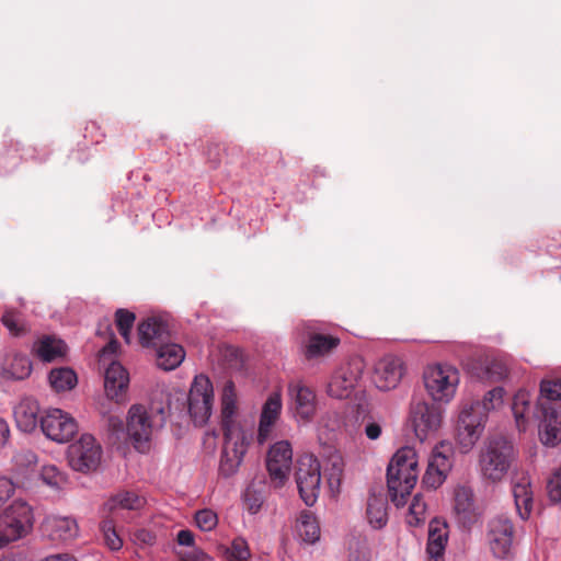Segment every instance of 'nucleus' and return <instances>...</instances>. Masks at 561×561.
I'll use <instances>...</instances> for the list:
<instances>
[{
  "label": "nucleus",
  "instance_id": "46",
  "mask_svg": "<svg viewBox=\"0 0 561 561\" xmlns=\"http://www.w3.org/2000/svg\"><path fill=\"white\" fill-rule=\"evenodd\" d=\"M1 321L14 336H21L26 332V327L23 320L21 319L20 314L15 312L5 311L1 317Z\"/></svg>",
  "mask_w": 561,
  "mask_h": 561
},
{
  "label": "nucleus",
  "instance_id": "58",
  "mask_svg": "<svg viewBox=\"0 0 561 561\" xmlns=\"http://www.w3.org/2000/svg\"><path fill=\"white\" fill-rule=\"evenodd\" d=\"M176 541L181 546L193 547L195 543L194 534L190 529H182L176 535Z\"/></svg>",
  "mask_w": 561,
  "mask_h": 561
},
{
  "label": "nucleus",
  "instance_id": "8",
  "mask_svg": "<svg viewBox=\"0 0 561 561\" xmlns=\"http://www.w3.org/2000/svg\"><path fill=\"white\" fill-rule=\"evenodd\" d=\"M69 465L76 471L90 472L98 469L102 459V447L90 434H83L69 446Z\"/></svg>",
  "mask_w": 561,
  "mask_h": 561
},
{
  "label": "nucleus",
  "instance_id": "35",
  "mask_svg": "<svg viewBox=\"0 0 561 561\" xmlns=\"http://www.w3.org/2000/svg\"><path fill=\"white\" fill-rule=\"evenodd\" d=\"M460 421L465 420L468 424H472L477 426L478 430L483 431L485 422L488 420V414L484 413V408L482 404H474L473 401L470 404H465L459 413Z\"/></svg>",
  "mask_w": 561,
  "mask_h": 561
},
{
  "label": "nucleus",
  "instance_id": "56",
  "mask_svg": "<svg viewBox=\"0 0 561 561\" xmlns=\"http://www.w3.org/2000/svg\"><path fill=\"white\" fill-rule=\"evenodd\" d=\"M14 493L13 482L4 477H0V506Z\"/></svg>",
  "mask_w": 561,
  "mask_h": 561
},
{
  "label": "nucleus",
  "instance_id": "20",
  "mask_svg": "<svg viewBox=\"0 0 561 561\" xmlns=\"http://www.w3.org/2000/svg\"><path fill=\"white\" fill-rule=\"evenodd\" d=\"M237 411V393L236 387L232 380H228L222 389L221 393V430L227 432V428L231 432H248L243 426L238 423L233 416Z\"/></svg>",
  "mask_w": 561,
  "mask_h": 561
},
{
  "label": "nucleus",
  "instance_id": "51",
  "mask_svg": "<svg viewBox=\"0 0 561 561\" xmlns=\"http://www.w3.org/2000/svg\"><path fill=\"white\" fill-rule=\"evenodd\" d=\"M446 477L447 474L443 473L442 471L433 468L427 463V468L423 476L422 483L428 489L435 490L443 484Z\"/></svg>",
  "mask_w": 561,
  "mask_h": 561
},
{
  "label": "nucleus",
  "instance_id": "7",
  "mask_svg": "<svg viewBox=\"0 0 561 561\" xmlns=\"http://www.w3.org/2000/svg\"><path fill=\"white\" fill-rule=\"evenodd\" d=\"M188 412L196 426H203L209 420L214 405V389L205 375L194 378L188 392Z\"/></svg>",
  "mask_w": 561,
  "mask_h": 561
},
{
  "label": "nucleus",
  "instance_id": "30",
  "mask_svg": "<svg viewBox=\"0 0 561 561\" xmlns=\"http://www.w3.org/2000/svg\"><path fill=\"white\" fill-rule=\"evenodd\" d=\"M31 526L25 525L19 522L18 519H12L10 515H4L3 513L0 515V545L4 547L5 545L15 541L23 537L27 529Z\"/></svg>",
  "mask_w": 561,
  "mask_h": 561
},
{
  "label": "nucleus",
  "instance_id": "27",
  "mask_svg": "<svg viewBox=\"0 0 561 561\" xmlns=\"http://www.w3.org/2000/svg\"><path fill=\"white\" fill-rule=\"evenodd\" d=\"M513 495L518 515L522 519H527L533 510V491L529 477L522 476L514 481Z\"/></svg>",
  "mask_w": 561,
  "mask_h": 561
},
{
  "label": "nucleus",
  "instance_id": "23",
  "mask_svg": "<svg viewBox=\"0 0 561 561\" xmlns=\"http://www.w3.org/2000/svg\"><path fill=\"white\" fill-rule=\"evenodd\" d=\"M43 529L53 540H70L78 535L77 522L70 517L47 516Z\"/></svg>",
  "mask_w": 561,
  "mask_h": 561
},
{
  "label": "nucleus",
  "instance_id": "50",
  "mask_svg": "<svg viewBox=\"0 0 561 561\" xmlns=\"http://www.w3.org/2000/svg\"><path fill=\"white\" fill-rule=\"evenodd\" d=\"M264 503V496L252 488H248L244 493V505L250 514H256Z\"/></svg>",
  "mask_w": 561,
  "mask_h": 561
},
{
  "label": "nucleus",
  "instance_id": "5",
  "mask_svg": "<svg viewBox=\"0 0 561 561\" xmlns=\"http://www.w3.org/2000/svg\"><path fill=\"white\" fill-rule=\"evenodd\" d=\"M295 480L301 500L307 506H312L319 496L321 485V465L310 454H305L297 460Z\"/></svg>",
  "mask_w": 561,
  "mask_h": 561
},
{
  "label": "nucleus",
  "instance_id": "26",
  "mask_svg": "<svg viewBox=\"0 0 561 561\" xmlns=\"http://www.w3.org/2000/svg\"><path fill=\"white\" fill-rule=\"evenodd\" d=\"M39 405L36 400L25 398L14 408V419L18 427L25 432L31 433L36 427L41 419H38Z\"/></svg>",
  "mask_w": 561,
  "mask_h": 561
},
{
  "label": "nucleus",
  "instance_id": "2",
  "mask_svg": "<svg viewBox=\"0 0 561 561\" xmlns=\"http://www.w3.org/2000/svg\"><path fill=\"white\" fill-rule=\"evenodd\" d=\"M557 401H561V378L543 379L538 399L539 435L547 446H556L561 440V404Z\"/></svg>",
  "mask_w": 561,
  "mask_h": 561
},
{
  "label": "nucleus",
  "instance_id": "42",
  "mask_svg": "<svg viewBox=\"0 0 561 561\" xmlns=\"http://www.w3.org/2000/svg\"><path fill=\"white\" fill-rule=\"evenodd\" d=\"M103 534L105 545L113 551L119 550L123 547V540L115 529L113 519H104L100 525Z\"/></svg>",
  "mask_w": 561,
  "mask_h": 561
},
{
  "label": "nucleus",
  "instance_id": "48",
  "mask_svg": "<svg viewBox=\"0 0 561 561\" xmlns=\"http://www.w3.org/2000/svg\"><path fill=\"white\" fill-rule=\"evenodd\" d=\"M504 390L501 387H495L488 391L482 401H473L474 404H482L484 413H489L491 410L497 408L502 403Z\"/></svg>",
  "mask_w": 561,
  "mask_h": 561
},
{
  "label": "nucleus",
  "instance_id": "31",
  "mask_svg": "<svg viewBox=\"0 0 561 561\" xmlns=\"http://www.w3.org/2000/svg\"><path fill=\"white\" fill-rule=\"evenodd\" d=\"M482 433L483 431L478 430L477 426H473L470 423L468 424L466 419L462 421L458 419L456 440L459 445L460 451L462 454L469 453L479 440Z\"/></svg>",
  "mask_w": 561,
  "mask_h": 561
},
{
  "label": "nucleus",
  "instance_id": "53",
  "mask_svg": "<svg viewBox=\"0 0 561 561\" xmlns=\"http://www.w3.org/2000/svg\"><path fill=\"white\" fill-rule=\"evenodd\" d=\"M547 489L551 501L561 502V467L549 479Z\"/></svg>",
  "mask_w": 561,
  "mask_h": 561
},
{
  "label": "nucleus",
  "instance_id": "33",
  "mask_svg": "<svg viewBox=\"0 0 561 561\" xmlns=\"http://www.w3.org/2000/svg\"><path fill=\"white\" fill-rule=\"evenodd\" d=\"M296 530L298 536L308 543L316 542L320 537V527L316 517L308 511L301 512L297 519Z\"/></svg>",
  "mask_w": 561,
  "mask_h": 561
},
{
  "label": "nucleus",
  "instance_id": "47",
  "mask_svg": "<svg viewBox=\"0 0 561 561\" xmlns=\"http://www.w3.org/2000/svg\"><path fill=\"white\" fill-rule=\"evenodd\" d=\"M195 523L201 530L210 531L217 526L218 517L214 511L204 508L196 512Z\"/></svg>",
  "mask_w": 561,
  "mask_h": 561
},
{
  "label": "nucleus",
  "instance_id": "19",
  "mask_svg": "<svg viewBox=\"0 0 561 561\" xmlns=\"http://www.w3.org/2000/svg\"><path fill=\"white\" fill-rule=\"evenodd\" d=\"M128 383V371L118 362L112 360L104 374V389L107 398L116 402L123 401Z\"/></svg>",
  "mask_w": 561,
  "mask_h": 561
},
{
  "label": "nucleus",
  "instance_id": "44",
  "mask_svg": "<svg viewBox=\"0 0 561 561\" xmlns=\"http://www.w3.org/2000/svg\"><path fill=\"white\" fill-rule=\"evenodd\" d=\"M425 512L426 504L421 495L416 494L409 507L408 524L410 526H419L425 519Z\"/></svg>",
  "mask_w": 561,
  "mask_h": 561
},
{
  "label": "nucleus",
  "instance_id": "38",
  "mask_svg": "<svg viewBox=\"0 0 561 561\" xmlns=\"http://www.w3.org/2000/svg\"><path fill=\"white\" fill-rule=\"evenodd\" d=\"M4 371L8 378L22 380L30 376L32 364L25 356H14Z\"/></svg>",
  "mask_w": 561,
  "mask_h": 561
},
{
  "label": "nucleus",
  "instance_id": "6",
  "mask_svg": "<svg viewBox=\"0 0 561 561\" xmlns=\"http://www.w3.org/2000/svg\"><path fill=\"white\" fill-rule=\"evenodd\" d=\"M224 433V445L219 461V474L224 478L233 476L248 450L252 440L251 432H231L227 428Z\"/></svg>",
  "mask_w": 561,
  "mask_h": 561
},
{
  "label": "nucleus",
  "instance_id": "28",
  "mask_svg": "<svg viewBox=\"0 0 561 561\" xmlns=\"http://www.w3.org/2000/svg\"><path fill=\"white\" fill-rule=\"evenodd\" d=\"M157 365L164 370L175 369L184 359L185 352L180 344L171 340L164 342L157 348Z\"/></svg>",
  "mask_w": 561,
  "mask_h": 561
},
{
  "label": "nucleus",
  "instance_id": "18",
  "mask_svg": "<svg viewBox=\"0 0 561 561\" xmlns=\"http://www.w3.org/2000/svg\"><path fill=\"white\" fill-rule=\"evenodd\" d=\"M402 375V360L399 357L386 356L375 367L374 382L377 388L387 391L398 386Z\"/></svg>",
  "mask_w": 561,
  "mask_h": 561
},
{
  "label": "nucleus",
  "instance_id": "21",
  "mask_svg": "<svg viewBox=\"0 0 561 561\" xmlns=\"http://www.w3.org/2000/svg\"><path fill=\"white\" fill-rule=\"evenodd\" d=\"M282 410V400L278 393L271 394L263 405L259 430H257V443L263 445L270 437L274 427V424L279 417Z\"/></svg>",
  "mask_w": 561,
  "mask_h": 561
},
{
  "label": "nucleus",
  "instance_id": "55",
  "mask_svg": "<svg viewBox=\"0 0 561 561\" xmlns=\"http://www.w3.org/2000/svg\"><path fill=\"white\" fill-rule=\"evenodd\" d=\"M221 152L222 148L218 144H210L207 147L206 156L208 159V162L210 163L213 169H216L219 167L221 162Z\"/></svg>",
  "mask_w": 561,
  "mask_h": 561
},
{
  "label": "nucleus",
  "instance_id": "61",
  "mask_svg": "<svg viewBox=\"0 0 561 561\" xmlns=\"http://www.w3.org/2000/svg\"><path fill=\"white\" fill-rule=\"evenodd\" d=\"M10 437V428L8 423L0 419V447L4 446Z\"/></svg>",
  "mask_w": 561,
  "mask_h": 561
},
{
  "label": "nucleus",
  "instance_id": "25",
  "mask_svg": "<svg viewBox=\"0 0 561 561\" xmlns=\"http://www.w3.org/2000/svg\"><path fill=\"white\" fill-rule=\"evenodd\" d=\"M472 374L481 380L496 382L507 377L508 366L501 358L485 357L472 366Z\"/></svg>",
  "mask_w": 561,
  "mask_h": 561
},
{
  "label": "nucleus",
  "instance_id": "10",
  "mask_svg": "<svg viewBox=\"0 0 561 561\" xmlns=\"http://www.w3.org/2000/svg\"><path fill=\"white\" fill-rule=\"evenodd\" d=\"M45 436L57 443H67L78 432L76 420L59 409L49 410L41 417Z\"/></svg>",
  "mask_w": 561,
  "mask_h": 561
},
{
  "label": "nucleus",
  "instance_id": "34",
  "mask_svg": "<svg viewBox=\"0 0 561 561\" xmlns=\"http://www.w3.org/2000/svg\"><path fill=\"white\" fill-rule=\"evenodd\" d=\"M48 380L51 388L57 392L71 390L78 382L76 373L69 367L51 369Z\"/></svg>",
  "mask_w": 561,
  "mask_h": 561
},
{
  "label": "nucleus",
  "instance_id": "24",
  "mask_svg": "<svg viewBox=\"0 0 561 561\" xmlns=\"http://www.w3.org/2000/svg\"><path fill=\"white\" fill-rule=\"evenodd\" d=\"M340 345V339L333 335L312 333L305 345L306 359L312 360L330 355Z\"/></svg>",
  "mask_w": 561,
  "mask_h": 561
},
{
  "label": "nucleus",
  "instance_id": "62",
  "mask_svg": "<svg viewBox=\"0 0 561 561\" xmlns=\"http://www.w3.org/2000/svg\"><path fill=\"white\" fill-rule=\"evenodd\" d=\"M42 561H77V559L68 553L53 554Z\"/></svg>",
  "mask_w": 561,
  "mask_h": 561
},
{
  "label": "nucleus",
  "instance_id": "41",
  "mask_svg": "<svg viewBox=\"0 0 561 561\" xmlns=\"http://www.w3.org/2000/svg\"><path fill=\"white\" fill-rule=\"evenodd\" d=\"M344 461L342 455L337 450H332L327 457L324 471L329 476V481L332 483L334 480L340 482L343 473Z\"/></svg>",
  "mask_w": 561,
  "mask_h": 561
},
{
  "label": "nucleus",
  "instance_id": "40",
  "mask_svg": "<svg viewBox=\"0 0 561 561\" xmlns=\"http://www.w3.org/2000/svg\"><path fill=\"white\" fill-rule=\"evenodd\" d=\"M136 316L127 309H117L115 312V323L122 337L129 343L130 331L134 327Z\"/></svg>",
  "mask_w": 561,
  "mask_h": 561
},
{
  "label": "nucleus",
  "instance_id": "45",
  "mask_svg": "<svg viewBox=\"0 0 561 561\" xmlns=\"http://www.w3.org/2000/svg\"><path fill=\"white\" fill-rule=\"evenodd\" d=\"M442 448H445L444 444H442L440 447H435L433 449L428 459V465L442 471L443 473L448 474L449 470L451 469V460L449 455L443 451Z\"/></svg>",
  "mask_w": 561,
  "mask_h": 561
},
{
  "label": "nucleus",
  "instance_id": "14",
  "mask_svg": "<svg viewBox=\"0 0 561 561\" xmlns=\"http://www.w3.org/2000/svg\"><path fill=\"white\" fill-rule=\"evenodd\" d=\"M514 537V526L510 518L497 516L490 520L488 539L490 548L496 558L503 559L511 552Z\"/></svg>",
  "mask_w": 561,
  "mask_h": 561
},
{
  "label": "nucleus",
  "instance_id": "15",
  "mask_svg": "<svg viewBox=\"0 0 561 561\" xmlns=\"http://www.w3.org/2000/svg\"><path fill=\"white\" fill-rule=\"evenodd\" d=\"M360 375L362 363L358 360L340 367L335 370L328 385V394L336 399L348 398Z\"/></svg>",
  "mask_w": 561,
  "mask_h": 561
},
{
  "label": "nucleus",
  "instance_id": "63",
  "mask_svg": "<svg viewBox=\"0 0 561 561\" xmlns=\"http://www.w3.org/2000/svg\"><path fill=\"white\" fill-rule=\"evenodd\" d=\"M110 424L111 426L115 430V431H121L123 430V422L118 419H114V417H111L110 419Z\"/></svg>",
  "mask_w": 561,
  "mask_h": 561
},
{
  "label": "nucleus",
  "instance_id": "9",
  "mask_svg": "<svg viewBox=\"0 0 561 561\" xmlns=\"http://www.w3.org/2000/svg\"><path fill=\"white\" fill-rule=\"evenodd\" d=\"M410 414L415 435L421 442L436 433L442 425V409L437 404L416 402L412 404Z\"/></svg>",
  "mask_w": 561,
  "mask_h": 561
},
{
  "label": "nucleus",
  "instance_id": "49",
  "mask_svg": "<svg viewBox=\"0 0 561 561\" xmlns=\"http://www.w3.org/2000/svg\"><path fill=\"white\" fill-rule=\"evenodd\" d=\"M114 502L122 508L126 510H138L140 508L145 501L142 497H139L134 492H123L117 494L114 497Z\"/></svg>",
  "mask_w": 561,
  "mask_h": 561
},
{
  "label": "nucleus",
  "instance_id": "3",
  "mask_svg": "<svg viewBox=\"0 0 561 561\" xmlns=\"http://www.w3.org/2000/svg\"><path fill=\"white\" fill-rule=\"evenodd\" d=\"M516 453L504 436L489 438L479 451L478 467L481 478L490 483L502 482L510 472Z\"/></svg>",
  "mask_w": 561,
  "mask_h": 561
},
{
  "label": "nucleus",
  "instance_id": "59",
  "mask_svg": "<svg viewBox=\"0 0 561 561\" xmlns=\"http://www.w3.org/2000/svg\"><path fill=\"white\" fill-rule=\"evenodd\" d=\"M118 342L112 339L100 352V362L105 363L107 355H114L118 350Z\"/></svg>",
  "mask_w": 561,
  "mask_h": 561
},
{
  "label": "nucleus",
  "instance_id": "60",
  "mask_svg": "<svg viewBox=\"0 0 561 561\" xmlns=\"http://www.w3.org/2000/svg\"><path fill=\"white\" fill-rule=\"evenodd\" d=\"M205 559H207V554L199 549H194L181 556V561H204Z\"/></svg>",
  "mask_w": 561,
  "mask_h": 561
},
{
  "label": "nucleus",
  "instance_id": "43",
  "mask_svg": "<svg viewBox=\"0 0 561 561\" xmlns=\"http://www.w3.org/2000/svg\"><path fill=\"white\" fill-rule=\"evenodd\" d=\"M41 479L53 489H61L67 481L65 474L56 466H44L41 471Z\"/></svg>",
  "mask_w": 561,
  "mask_h": 561
},
{
  "label": "nucleus",
  "instance_id": "17",
  "mask_svg": "<svg viewBox=\"0 0 561 561\" xmlns=\"http://www.w3.org/2000/svg\"><path fill=\"white\" fill-rule=\"evenodd\" d=\"M139 343L144 347L157 348L171 340L169 324L160 317H148L138 324Z\"/></svg>",
  "mask_w": 561,
  "mask_h": 561
},
{
  "label": "nucleus",
  "instance_id": "11",
  "mask_svg": "<svg viewBox=\"0 0 561 561\" xmlns=\"http://www.w3.org/2000/svg\"><path fill=\"white\" fill-rule=\"evenodd\" d=\"M293 460L291 446L287 440L274 444L267 453L266 469L272 484L280 488L288 479Z\"/></svg>",
  "mask_w": 561,
  "mask_h": 561
},
{
  "label": "nucleus",
  "instance_id": "1",
  "mask_svg": "<svg viewBox=\"0 0 561 561\" xmlns=\"http://www.w3.org/2000/svg\"><path fill=\"white\" fill-rule=\"evenodd\" d=\"M419 477V459L413 447L404 446L392 456L387 468V485L392 503L403 506Z\"/></svg>",
  "mask_w": 561,
  "mask_h": 561
},
{
  "label": "nucleus",
  "instance_id": "57",
  "mask_svg": "<svg viewBox=\"0 0 561 561\" xmlns=\"http://www.w3.org/2000/svg\"><path fill=\"white\" fill-rule=\"evenodd\" d=\"M137 542L146 546H152L156 542V535L147 529H138L134 534Z\"/></svg>",
  "mask_w": 561,
  "mask_h": 561
},
{
  "label": "nucleus",
  "instance_id": "13",
  "mask_svg": "<svg viewBox=\"0 0 561 561\" xmlns=\"http://www.w3.org/2000/svg\"><path fill=\"white\" fill-rule=\"evenodd\" d=\"M153 422L142 405H133L128 412L127 433L136 449L144 451L149 443Z\"/></svg>",
  "mask_w": 561,
  "mask_h": 561
},
{
  "label": "nucleus",
  "instance_id": "64",
  "mask_svg": "<svg viewBox=\"0 0 561 561\" xmlns=\"http://www.w3.org/2000/svg\"><path fill=\"white\" fill-rule=\"evenodd\" d=\"M24 456H25V460L28 462V463H32V462H36V455L31 451V450H26L24 453Z\"/></svg>",
  "mask_w": 561,
  "mask_h": 561
},
{
  "label": "nucleus",
  "instance_id": "36",
  "mask_svg": "<svg viewBox=\"0 0 561 561\" xmlns=\"http://www.w3.org/2000/svg\"><path fill=\"white\" fill-rule=\"evenodd\" d=\"M530 409V394L526 390H519L513 398L512 411L519 428H525L526 413Z\"/></svg>",
  "mask_w": 561,
  "mask_h": 561
},
{
  "label": "nucleus",
  "instance_id": "29",
  "mask_svg": "<svg viewBox=\"0 0 561 561\" xmlns=\"http://www.w3.org/2000/svg\"><path fill=\"white\" fill-rule=\"evenodd\" d=\"M366 515L369 524L375 529H380L388 522V502L382 495L370 494L367 501Z\"/></svg>",
  "mask_w": 561,
  "mask_h": 561
},
{
  "label": "nucleus",
  "instance_id": "52",
  "mask_svg": "<svg viewBox=\"0 0 561 561\" xmlns=\"http://www.w3.org/2000/svg\"><path fill=\"white\" fill-rule=\"evenodd\" d=\"M229 553L232 561H248L251 556L248 543L242 538L232 541Z\"/></svg>",
  "mask_w": 561,
  "mask_h": 561
},
{
  "label": "nucleus",
  "instance_id": "54",
  "mask_svg": "<svg viewBox=\"0 0 561 561\" xmlns=\"http://www.w3.org/2000/svg\"><path fill=\"white\" fill-rule=\"evenodd\" d=\"M364 433L368 439L376 440L381 436L382 426L374 419H368L364 425Z\"/></svg>",
  "mask_w": 561,
  "mask_h": 561
},
{
  "label": "nucleus",
  "instance_id": "39",
  "mask_svg": "<svg viewBox=\"0 0 561 561\" xmlns=\"http://www.w3.org/2000/svg\"><path fill=\"white\" fill-rule=\"evenodd\" d=\"M4 515H10L12 519H18L21 523L32 526L33 514L31 506L22 500L12 502L3 512Z\"/></svg>",
  "mask_w": 561,
  "mask_h": 561
},
{
  "label": "nucleus",
  "instance_id": "37",
  "mask_svg": "<svg viewBox=\"0 0 561 561\" xmlns=\"http://www.w3.org/2000/svg\"><path fill=\"white\" fill-rule=\"evenodd\" d=\"M348 561H370L371 553L368 541L362 536H352L347 542Z\"/></svg>",
  "mask_w": 561,
  "mask_h": 561
},
{
  "label": "nucleus",
  "instance_id": "22",
  "mask_svg": "<svg viewBox=\"0 0 561 561\" xmlns=\"http://www.w3.org/2000/svg\"><path fill=\"white\" fill-rule=\"evenodd\" d=\"M448 541L447 524L434 519L428 526L426 552L431 561H442Z\"/></svg>",
  "mask_w": 561,
  "mask_h": 561
},
{
  "label": "nucleus",
  "instance_id": "16",
  "mask_svg": "<svg viewBox=\"0 0 561 561\" xmlns=\"http://www.w3.org/2000/svg\"><path fill=\"white\" fill-rule=\"evenodd\" d=\"M454 514L457 523L465 529H471L478 523L480 514L470 486L459 485L455 489Z\"/></svg>",
  "mask_w": 561,
  "mask_h": 561
},
{
  "label": "nucleus",
  "instance_id": "12",
  "mask_svg": "<svg viewBox=\"0 0 561 561\" xmlns=\"http://www.w3.org/2000/svg\"><path fill=\"white\" fill-rule=\"evenodd\" d=\"M289 409L297 420L309 422L317 412V396L314 391L300 381L288 385Z\"/></svg>",
  "mask_w": 561,
  "mask_h": 561
},
{
  "label": "nucleus",
  "instance_id": "4",
  "mask_svg": "<svg viewBox=\"0 0 561 561\" xmlns=\"http://www.w3.org/2000/svg\"><path fill=\"white\" fill-rule=\"evenodd\" d=\"M424 386L434 401L448 402L459 382V371L451 365L428 366L423 375Z\"/></svg>",
  "mask_w": 561,
  "mask_h": 561
},
{
  "label": "nucleus",
  "instance_id": "32",
  "mask_svg": "<svg viewBox=\"0 0 561 561\" xmlns=\"http://www.w3.org/2000/svg\"><path fill=\"white\" fill-rule=\"evenodd\" d=\"M65 353L66 344L51 336H44L36 344V354L44 362H53L62 357Z\"/></svg>",
  "mask_w": 561,
  "mask_h": 561
}]
</instances>
